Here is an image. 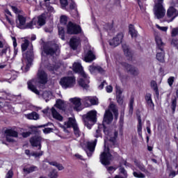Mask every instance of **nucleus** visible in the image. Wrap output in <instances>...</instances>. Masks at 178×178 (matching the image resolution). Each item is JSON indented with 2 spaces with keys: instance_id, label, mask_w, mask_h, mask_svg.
<instances>
[{
  "instance_id": "obj_29",
  "label": "nucleus",
  "mask_w": 178,
  "mask_h": 178,
  "mask_svg": "<svg viewBox=\"0 0 178 178\" xmlns=\"http://www.w3.org/2000/svg\"><path fill=\"white\" fill-rule=\"evenodd\" d=\"M26 117L30 120H38V119H40V115L35 112H32L31 113L27 114Z\"/></svg>"
},
{
  "instance_id": "obj_59",
  "label": "nucleus",
  "mask_w": 178,
  "mask_h": 178,
  "mask_svg": "<svg viewBox=\"0 0 178 178\" xmlns=\"http://www.w3.org/2000/svg\"><path fill=\"white\" fill-rule=\"evenodd\" d=\"M70 9L72 10L74 9V8H76V3L74 1H72L71 0H70Z\"/></svg>"
},
{
  "instance_id": "obj_61",
  "label": "nucleus",
  "mask_w": 178,
  "mask_h": 178,
  "mask_svg": "<svg viewBox=\"0 0 178 178\" xmlns=\"http://www.w3.org/2000/svg\"><path fill=\"white\" fill-rule=\"evenodd\" d=\"M48 70H49L50 72H54V70H56V69H58V67H54L52 65H49L47 67Z\"/></svg>"
},
{
  "instance_id": "obj_57",
  "label": "nucleus",
  "mask_w": 178,
  "mask_h": 178,
  "mask_svg": "<svg viewBox=\"0 0 178 178\" xmlns=\"http://www.w3.org/2000/svg\"><path fill=\"white\" fill-rule=\"evenodd\" d=\"M133 104H134V99H131L129 103V112H133Z\"/></svg>"
},
{
  "instance_id": "obj_7",
  "label": "nucleus",
  "mask_w": 178,
  "mask_h": 178,
  "mask_svg": "<svg viewBox=\"0 0 178 178\" xmlns=\"http://www.w3.org/2000/svg\"><path fill=\"white\" fill-rule=\"evenodd\" d=\"M83 122L85 126L88 129H91V127L97 122V111H90L83 116Z\"/></svg>"
},
{
  "instance_id": "obj_64",
  "label": "nucleus",
  "mask_w": 178,
  "mask_h": 178,
  "mask_svg": "<svg viewBox=\"0 0 178 178\" xmlns=\"http://www.w3.org/2000/svg\"><path fill=\"white\" fill-rule=\"evenodd\" d=\"M172 45H175V47H177V48L178 49V40H172Z\"/></svg>"
},
{
  "instance_id": "obj_53",
  "label": "nucleus",
  "mask_w": 178,
  "mask_h": 178,
  "mask_svg": "<svg viewBox=\"0 0 178 178\" xmlns=\"http://www.w3.org/2000/svg\"><path fill=\"white\" fill-rule=\"evenodd\" d=\"M117 102L120 105H123V97L122 96H116Z\"/></svg>"
},
{
  "instance_id": "obj_34",
  "label": "nucleus",
  "mask_w": 178,
  "mask_h": 178,
  "mask_svg": "<svg viewBox=\"0 0 178 178\" xmlns=\"http://www.w3.org/2000/svg\"><path fill=\"white\" fill-rule=\"evenodd\" d=\"M37 24V19L35 18H33L30 22L27 23L24 26V29H34L33 26H35Z\"/></svg>"
},
{
  "instance_id": "obj_47",
  "label": "nucleus",
  "mask_w": 178,
  "mask_h": 178,
  "mask_svg": "<svg viewBox=\"0 0 178 178\" xmlns=\"http://www.w3.org/2000/svg\"><path fill=\"white\" fill-rule=\"evenodd\" d=\"M44 154V152L40 151L39 152H34L31 154L32 156H35V158H38V156H42V154Z\"/></svg>"
},
{
  "instance_id": "obj_4",
  "label": "nucleus",
  "mask_w": 178,
  "mask_h": 178,
  "mask_svg": "<svg viewBox=\"0 0 178 178\" xmlns=\"http://www.w3.org/2000/svg\"><path fill=\"white\" fill-rule=\"evenodd\" d=\"M154 13L156 19H163L166 15V10L163 7V0H155Z\"/></svg>"
},
{
  "instance_id": "obj_11",
  "label": "nucleus",
  "mask_w": 178,
  "mask_h": 178,
  "mask_svg": "<svg viewBox=\"0 0 178 178\" xmlns=\"http://www.w3.org/2000/svg\"><path fill=\"white\" fill-rule=\"evenodd\" d=\"M67 31L68 34H80L81 33V27L70 22L67 25Z\"/></svg>"
},
{
  "instance_id": "obj_45",
  "label": "nucleus",
  "mask_w": 178,
  "mask_h": 178,
  "mask_svg": "<svg viewBox=\"0 0 178 178\" xmlns=\"http://www.w3.org/2000/svg\"><path fill=\"white\" fill-rule=\"evenodd\" d=\"M115 89L116 97H122V94H123V90H122V88L118 86H115Z\"/></svg>"
},
{
  "instance_id": "obj_44",
  "label": "nucleus",
  "mask_w": 178,
  "mask_h": 178,
  "mask_svg": "<svg viewBox=\"0 0 178 178\" xmlns=\"http://www.w3.org/2000/svg\"><path fill=\"white\" fill-rule=\"evenodd\" d=\"M69 2H70V0H60L61 8L66 9V7L69 5Z\"/></svg>"
},
{
  "instance_id": "obj_58",
  "label": "nucleus",
  "mask_w": 178,
  "mask_h": 178,
  "mask_svg": "<svg viewBox=\"0 0 178 178\" xmlns=\"http://www.w3.org/2000/svg\"><path fill=\"white\" fill-rule=\"evenodd\" d=\"M10 8L12 10H13L15 13H20V10L17 9V7L15 6H11Z\"/></svg>"
},
{
  "instance_id": "obj_27",
  "label": "nucleus",
  "mask_w": 178,
  "mask_h": 178,
  "mask_svg": "<svg viewBox=\"0 0 178 178\" xmlns=\"http://www.w3.org/2000/svg\"><path fill=\"white\" fill-rule=\"evenodd\" d=\"M51 111L52 116L54 119H56V120H59L60 122H62L63 120V117H62V115H60V114H59V113L56 111V109H55V108H51Z\"/></svg>"
},
{
  "instance_id": "obj_22",
  "label": "nucleus",
  "mask_w": 178,
  "mask_h": 178,
  "mask_svg": "<svg viewBox=\"0 0 178 178\" xmlns=\"http://www.w3.org/2000/svg\"><path fill=\"white\" fill-rule=\"evenodd\" d=\"M16 23L18 29H24V26L26 25V17L18 14Z\"/></svg>"
},
{
  "instance_id": "obj_2",
  "label": "nucleus",
  "mask_w": 178,
  "mask_h": 178,
  "mask_svg": "<svg viewBox=\"0 0 178 178\" xmlns=\"http://www.w3.org/2000/svg\"><path fill=\"white\" fill-rule=\"evenodd\" d=\"M22 51L24 52L26 51V53L24 55V58H25L27 60L26 66L25 67V72H29V69H30L33 60L34 59V51H33V44L29 42V40H25L24 43L22 44Z\"/></svg>"
},
{
  "instance_id": "obj_6",
  "label": "nucleus",
  "mask_w": 178,
  "mask_h": 178,
  "mask_svg": "<svg viewBox=\"0 0 178 178\" xmlns=\"http://www.w3.org/2000/svg\"><path fill=\"white\" fill-rule=\"evenodd\" d=\"M61 127L63 129L65 133H69V131H67L66 129L72 127L74 129V134L76 136V137H80V135L81 134L77 124H76V120L73 118H70L68 121L67 122H64V125L61 126Z\"/></svg>"
},
{
  "instance_id": "obj_5",
  "label": "nucleus",
  "mask_w": 178,
  "mask_h": 178,
  "mask_svg": "<svg viewBox=\"0 0 178 178\" xmlns=\"http://www.w3.org/2000/svg\"><path fill=\"white\" fill-rule=\"evenodd\" d=\"M155 41L156 43V59L159 62H164L165 60V51L163 48H165V43L162 42V39L159 36L155 37Z\"/></svg>"
},
{
  "instance_id": "obj_25",
  "label": "nucleus",
  "mask_w": 178,
  "mask_h": 178,
  "mask_svg": "<svg viewBox=\"0 0 178 178\" xmlns=\"http://www.w3.org/2000/svg\"><path fill=\"white\" fill-rule=\"evenodd\" d=\"M34 84H35V80H34V79L28 81V88H29V90H31V91H32L37 95H40V91H38V90H37V88H35V86H34Z\"/></svg>"
},
{
  "instance_id": "obj_28",
  "label": "nucleus",
  "mask_w": 178,
  "mask_h": 178,
  "mask_svg": "<svg viewBox=\"0 0 178 178\" xmlns=\"http://www.w3.org/2000/svg\"><path fill=\"white\" fill-rule=\"evenodd\" d=\"M135 165L136 168L140 170L141 172H143V173H148V170L145 168V165H144L143 163L135 161Z\"/></svg>"
},
{
  "instance_id": "obj_41",
  "label": "nucleus",
  "mask_w": 178,
  "mask_h": 178,
  "mask_svg": "<svg viewBox=\"0 0 178 178\" xmlns=\"http://www.w3.org/2000/svg\"><path fill=\"white\" fill-rule=\"evenodd\" d=\"M133 176L136 178H145V175L140 171H134Z\"/></svg>"
},
{
  "instance_id": "obj_54",
  "label": "nucleus",
  "mask_w": 178,
  "mask_h": 178,
  "mask_svg": "<svg viewBox=\"0 0 178 178\" xmlns=\"http://www.w3.org/2000/svg\"><path fill=\"white\" fill-rule=\"evenodd\" d=\"M22 137H24V138H27V137H30V136H31V132L30 131H27V132H24L22 134Z\"/></svg>"
},
{
  "instance_id": "obj_39",
  "label": "nucleus",
  "mask_w": 178,
  "mask_h": 178,
  "mask_svg": "<svg viewBox=\"0 0 178 178\" xmlns=\"http://www.w3.org/2000/svg\"><path fill=\"white\" fill-rule=\"evenodd\" d=\"M129 33L131 35L132 38L137 37V31H136L133 25L129 26Z\"/></svg>"
},
{
  "instance_id": "obj_32",
  "label": "nucleus",
  "mask_w": 178,
  "mask_h": 178,
  "mask_svg": "<svg viewBox=\"0 0 178 178\" xmlns=\"http://www.w3.org/2000/svg\"><path fill=\"white\" fill-rule=\"evenodd\" d=\"M49 165H51V166H55L58 169V170H63L65 169V167L63 165L56 161H49L48 162Z\"/></svg>"
},
{
  "instance_id": "obj_55",
  "label": "nucleus",
  "mask_w": 178,
  "mask_h": 178,
  "mask_svg": "<svg viewBox=\"0 0 178 178\" xmlns=\"http://www.w3.org/2000/svg\"><path fill=\"white\" fill-rule=\"evenodd\" d=\"M6 52H10V49L9 47H6L2 49L1 54L6 55Z\"/></svg>"
},
{
  "instance_id": "obj_20",
  "label": "nucleus",
  "mask_w": 178,
  "mask_h": 178,
  "mask_svg": "<svg viewBox=\"0 0 178 178\" xmlns=\"http://www.w3.org/2000/svg\"><path fill=\"white\" fill-rule=\"evenodd\" d=\"M83 101L86 105V106H90L88 102H90V105H98V98L97 97H85L83 99Z\"/></svg>"
},
{
  "instance_id": "obj_62",
  "label": "nucleus",
  "mask_w": 178,
  "mask_h": 178,
  "mask_svg": "<svg viewBox=\"0 0 178 178\" xmlns=\"http://www.w3.org/2000/svg\"><path fill=\"white\" fill-rule=\"evenodd\" d=\"M95 137H96V138H98V137H101V130L97 129L96 131V134L95 135Z\"/></svg>"
},
{
  "instance_id": "obj_51",
  "label": "nucleus",
  "mask_w": 178,
  "mask_h": 178,
  "mask_svg": "<svg viewBox=\"0 0 178 178\" xmlns=\"http://www.w3.org/2000/svg\"><path fill=\"white\" fill-rule=\"evenodd\" d=\"M63 106V102L60 99L56 101V106L59 109H61L62 106Z\"/></svg>"
},
{
  "instance_id": "obj_60",
  "label": "nucleus",
  "mask_w": 178,
  "mask_h": 178,
  "mask_svg": "<svg viewBox=\"0 0 178 178\" xmlns=\"http://www.w3.org/2000/svg\"><path fill=\"white\" fill-rule=\"evenodd\" d=\"M52 130V128H45L43 129V133H44V134H48L51 133Z\"/></svg>"
},
{
  "instance_id": "obj_16",
  "label": "nucleus",
  "mask_w": 178,
  "mask_h": 178,
  "mask_svg": "<svg viewBox=\"0 0 178 178\" xmlns=\"http://www.w3.org/2000/svg\"><path fill=\"white\" fill-rule=\"evenodd\" d=\"M85 56L83 60L85 62H92V60H95V54H94V49L91 47H88V50L87 51H85Z\"/></svg>"
},
{
  "instance_id": "obj_36",
  "label": "nucleus",
  "mask_w": 178,
  "mask_h": 178,
  "mask_svg": "<svg viewBox=\"0 0 178 178\" xmlns=\"http://www.w3.org/2000/svg\"><path fill=\"white\" fill-rule=\"evenodd\" d=\"M45 15L42 14L38 17V24L39 26H44L46 20Z\"/></svg>"
},
{
  "instance_id": "obj_15",
  "label": "nucleus",
  "mask_w": 178,
  "mask_h": 178,
  "mask_svg": "<svg viewBox=\"0 0 178 178\" xmlns=\"http://www.w3.org/2000/svg\"><path fill=\"white\" fill-rule=\"evenodd\" d=\"M82 78L79 79L78 81L79 86L82 87L83 90H88L90 88V76L86 74V76H81Z\"/></svg>"
},
{
  "instance_id": "obj_9",
  "label": "nucleus",
  "mask_w": 178,
  "mask_h": 178,
  "mask_svg": "<svg viewBox=\"0 0 178 178\" xmlns=\"http://www.w3.org/2000/svg\"><path fill=\"white\" fill-rule=\"evenodd\" d=\"M121 66L124 67L127 73H129L131 76H138L140 74V70H138L137 67H134L127 63H121Z\"/></svg>"
},
{
  "instance_id": "obj_50",
  "label": "nucleus",
  "mask_w": 178,
  "mask_h": 178,
  "mask_svg": "<svg viewBox=\"0 0 178 178\" xmlns=\"http://www.w3.org/2000/svg\"><path fill=\"white\" fill-rule=\"evenodd\" d=\"M174 82H175V76H170V78H168V83L169 86H170V87H172V86H173Z\"/></svg>"
},
{
  "instance_id": "obj_17",
  "label": "nucleus",
  "mask_w": 178,
  "mask_h": 178,
  "mask_svg": "<svg viewBox=\"0 0 178 178\" xmlns=\"http://www.w3.org/2000/svg\"><path fill=\"white\" fill-rule=\"evenodd\" d=\"M43 51L46 55H54V54H59V47L56 44L53 45L51 47L44 46Z\"/></svg>"
},
{
  "instance_id": "obj_46",
  "label": "nucleus",
  "mask_w": 178,
  "mask_h": 178,
  "mask_svg": "<svg viewBox=\"0 0 178 178\" xmlns=\"http://www.w3.org/2000/svg\"><path fill=\"white\" fill-rule=\"evenodd\" d=\"M49 177H50V178H58V172L55 170L50 172V173L49 175Z\"/></svg>"
},
{
  "instance_id": "obj_37",
  "label": "nucleus",
  "mask_w": 178,
  "mask_h": 178,
  "mask_svg": "<svg viewBox=\"0 0 178 178\" xmlns=\"http://www.w3.org/2000/svg\"><path fill=\"white\" fill-rule=\"evenodd\" d=\"M58 35L61 40H65V29L60 25L58 26Z\"/></svg>"
},
{
  "instance_id": "obj_33",
  "label": "nucleus",
  "mask_w": 178,
  "mask_h": 178,
  "mask_svg": "<svg viewBox=\"0 0 178 178\" xmlns=\"http://www.w3.org/2000/svg\"><path fill=\"white\" fill-rule=\"evenodd\" d=\"M145 101L150 108H154V102H152V98L151 97V94L148 93L146 95Z\"/></svg>"
},
{
  "instance_id": "obj_26",
  "label": "nucleus",
  "mask_w": 178,
  "mask_h": 178,
  "mask_svg": "<svg viewBox=\"0 0 178 178\" xmlns=\"http://www.w3.org/2000/svg\"><path fill=\"white\" fill-rule=\"evenodd\" d=\"M80 45V38H72L70 41V46L72 49H77V47Z\"/></svg>"
},
{
  "instance_id": "obj_30",
  "label": "nucleus",
  "mask_w": 178,
  "mask_h": 178,
  "mask_svg": "<svg viewBox=\"0 0 178 178\" xmlns=\"http://www.w3.org/2000/svg\"><path fill=\"white\" fill-rule=\"evenodd\" d=\"M122 49L124 51L125 56H131V51L130 50V48L128 47L127 44H122Z\"/></svg>"
},
{
  "instance_id": "obj_13",
  "label": "nucleus",
  "mask_w": 178,
  "mask_h": 178,
  "mask_svg": "<svg viewBox=\"0 0 178 178\" xmlns=\"http://www.w3.org/2000/svg\"><path fill=\"white\" fill-rule=\"evenodd\" d=\"M123 37H124V35H123L122 33H118L112 40H109V45L113 48H116V47H118V45L122 44V42L123 41Z\"/></svg>"
},
{
  "instance_id": "obj_31",
  "label": "nucleus",
  "mask_w": 178,
  "mask_h": 178,
  "mask_svg": "<svg viewBox=\"0 0 178 178\" xmlns=\"http://www.w3.org/2000/svg\"><path fill=\"white\" fill-rule=\"evenodd\" d=\"M37 170H38V167L35 166V165H32L29 168H24L23 171L25 173H33V172H37Z\"/></svg>"
},
{
  "instance_id": "obj_56",
  "label": "nucleus",
  "mask_w": 178,
  "mask_h": 178,
  "mask_svg": "<svg viewBox=\"0 0 178 178\" xmlns=\"http://www.w3.org/2000/svg\"><path fill=\"white\" fill-rule=\"evenodd\" d=\"M106 92L111 93L112 91H113V87L112 86H107L106 87Z\"/></svg>"
},
{
  "instance_id": "obj_49",
  "label": "nucleus",
  "mask_w": 178,
  "mask_h": 178,
  "mask_svg": "<svg viewBox=\"0 0 178 178\" xmlns=\"http://www.w3.org/2000/svg\"><path fill=\"white\" fill-rule=\"evenodd\" d=\"M177 34H178V28L172 29V31H171V36L176 37V35H177Z\"/></svg>"
},
{
  "instance_id": "obj_24",
  "label": "nucleus",
  "mask_w": 178,
  "mask_h": 178,
  "mask_svg": "<svg viewBox=\"0 0 178 178\" xmlns=\"http://www.w3.org/2000/svg\"><path fill=\"white\" fill-rule=\"evenodd\" d=\"M89 71L92 74H94V73H100L101 74H105V71L101 66H95V65H90L89 66Z\"/></svg>"
},
{
  "instance_id": "obj_21",
  "label": "nucleus",
  "mask_w": 178,
  "mask_h": 178,
  "mask_svg": "<svg viewBox=\"0 0 178 178\" xmlns=\"http://www.w3.org/2000/svg\"><path fill=\"white\" fill-rule=\"evenodd\" d=\"M73 70L76 73H79L81 75V77H87V74L83 70V67L81 66V64L79 63H75L73 65Z\"/></svg>"
},
{
  "instance_id": "obj_14",
  "label": "nucleus",
  "mask_w": 178,
  "mask_h": 178,
  "mask_svg": "<svg viewBox=\"0 0 178 178\" xmlns=\"http://www.w3.org/2000/svg\"><path fill=\"white\" fill-rule=\"evenodd\" d=\"M97 139H95L94 141H88L86 143V152L88 156H92V154H94V151H95V147L97 145Z\"/></svg>"
},
{
  "instance_id": "obj_18",
  "label": "nucleus",
  "mask_w": 178,
  "mask_h": 178,
  "mask_svg": "<svg viewBox=\"0 0 178 178\" xmlns=\"http://www.w3.org/2000/svg\"><path fill=\"white\" fill-rule=\"evenodd\" d=\"M41 141H42V138L38 136H35L30 139L31 145L32 147H38L39 150H40L42 147Z\"/></svg>"
},
{
  "instance_id": "obj_48",
  "label": "nucleus",
  "mask_w": 178,
  "mask_h": 178,
  "mask_svg": "<svg viewBox=\"0 0 178 178\" xmlns=\"http://www.w3.org/2000/svg\"><path fill=\"white\" fill-rule=\"evenodd\" d=\"M6 178H13V170L10 169L6 175Z\"/></svg>"
},
{
  "instance_id": "obj_12",
  "label": "nucleus",
  "mask_w": 178,
  "mask_h": 178,
  "mask_svg": "<svg viewBox=\"0 0 178 178\" xmlns=\"http://www.w3.org/2000/svg\"><path fill=\"white\" fill-rule=\"evenodd\" d=\"M6 139L8 143H15V139L13 137L17 138L19 133L13 129H8L5 131Z\"/></svg>"
},
{
  "instance_id": "obj_19",
  "label": "nucleus",
  "mask_w": 178,
  "mask_h": 178,
  "mask_svg": "<svg viewBox=\"0 0 178 178\" xmlns=\"http://www.w3.org/2000/svg\"><path fill=\"white\" fill-rule=\"evenodd\" d=\"M38 80L40 84H47L48 81V75L42 70H40L38 72Z\"/></svg>"
},
{
  "instance_id": "obj_43",
  "label": "nucleus",
  "mask_w": 178,
  "mask_h": 178,
  "mask_svg": "<svg viewBox=\"0 0 178 178\" xmlns=\"http://www.w3.org/2000/svg\"><path fill=\"white\" fill-rule=\"evenodd\" d=\"M151 87H152V88H153V90H154L156 94H157V95H159V92L158 91V85L156 84V82H155L154 81H152L151 82Z\"/></svg>"
},
{
  "instance_id": "obj_10",
  "label": "nucleus",
  "mask_w": 178,
  "mask_h": 178,
  "mask_svg": "<svg viewBox=\"0 0 178 178\" xmlns=\"http://www.w3.org/2000/svg\"><path fill=\"white\" fill-rule=\"evenodd\" d=\"M178 16V10H176L174 7H170L167 10V17L165 18V22L168 23H170V22H173L176 17Z\"/></svg>"
},
{
  "instance_id": "obj_8",
  "label": "nucleus",
  "mask_w": 178,
  "mask_h": 178,
  "mask_svg": "<svg viewBox=\"0 0 178 178\" xmlns=\"http://www.w3.org/2000/svg\"><path fill=\"white\" fill-rule=\"evenodd\" d=\"M60 84L63 88H72L76 84V78L74 76H65L60 79Z\"/></svg>"
},
{
  "instance_id": "obj_35",
  "label": "nucleus",
  "mask_w": 178,
  "mask_h": 178,
  "mask_svg": "<svg viewBox=\"0 0 178 178\" xmlns=\"http://www.w3.org/2000/svg\"><path fill=\"white\" fill-rule=\"evenodd\" d=\"M138 133L139 134V136L141 137V136H143V123H142V120H141V116H138Z\"/></svg>"
},
{
  "instance_id": "obj_23",
  "label": "nucleus",
  "mask_w": 178,
  "mask_h": 178,
  "mask_svg": "<svg viewBox=\"0 0 178 178\" xmlns=\"http://www.w3.org/2000/svg\"><path fill=\"white\" fill-rule=\"evenodd\" d=\"M70 101L73 104L74 111H81V101L79 98L74 97L73 99H70Z\"/></svg>"
},
{
  "instance_id": "obj_1",
  "label": "nucleus",
  "mask_w": 178,
  "mask_h": 178,
  "mask_svg": "<svg viewBox=\"0 0 178 178\" xmlns=\"http://www.w3.org/2000/svg\"><path fill=\"white\" fill-rule=\"evenodd\" d=\"M104 132L107 136L106 140H104V149L100 155V162L104 166L111 165V161L113 159V156L109 152V147L113 148L115 147V141L118 138V131L111 132L109 130L104 128Z\"/></svg>"
},
{
  "instance_id": "obj_40",
  "label": "nucleus",
  "mask_w": 178,
  "mask_h": 178,
  "mask_svg": "<svg viewBox=\"0 0 178 178\" xmlns=\"http://www.w3.org/2000/svg\"><path fill=\"white\" fill-rule=\"evenodd\" d=\"M176 106H177V99L176 98L172 99L171 109L173 113L176 111Z\"/></svg>"
},
{
  "instance_id": "obj_38",
  "label": "nucleus",
  "mask_w": 178,
  "mask_h": 178,
  "mask_svg": "<svg viewBox=\"0 0 178 178\" xmlns=\"http://www.w3.org/2000/svg\"><path fill=\"white\" fill-rule=\"evenodd\" d=\"M42 97L44 99H45L46 102H48V101H49V99H51L52 97V94L51 92L44 91L42 94Z\"/></svg>"
},
{
  "instance_id": "obj_52",
  "label": "nucleus",
  "mask_w": 178,
  "mask_h": 178,
  "mask_svg": "<svg viewBox=\"0 0 178 178\" xmlns=\"http://www.w3.org/2000/svg\"><path fill=\"white\" fill-rule=\"evenodd\" d=\"M156 27L161 30V31H168V26H161L158 24H156Z\"/></svg>"
},
{
  "instance_id": "obj_63",
  "label": "nucleus",
  "mask_w": 178,
  "mask_h": 178,
  "mask_svg": "<svg viewBox=\"0 0 178 178\" xmlns=\"http://www.w3.org/2000/svg\"><path fill=\"white\" fill-rule=\"evenodd\" d=\"M6 19L7 22H8V23H9L10 24H11L12 26H13V24H15V22H13L12 21V19H10V18H9L7 15H6Z\"/></svg>"
},
{
  "instance_id": "obj_42",
  "label": "nucleus",
  "mask_w": 178,
  "mask_h": 178,
  "mask_svg": "<svg viewBox=\"0 0 178 178\" xmlns=\"http://www.w3.org/2000/svg\"><path fill=\"white\" fill-rule=\"evenodd\" d=\"M60 23L61 26H66V24H67V17H66V15H62L60 17Z\"/></svg>"
},
{
  "instance_id": "obj_3",
  "label": "nucleus",
  "mask_w": 178,
  "mask_h": 178,
  "mask_svg": "<svg viewBox=\"0 0 178 178\" xmlns=\"http://www.w3.org/2000/svg\"><path fill=\"white\" fill-rule=\"evenodd\" d=\"M112 112L114 114L115 119H118V116H119V113H118V107H116V105H115L113 102H111L108 109L104 113L103 123H106V124L112 123V120H113V114H112Z\"/></svg>"
}]
</instances>
